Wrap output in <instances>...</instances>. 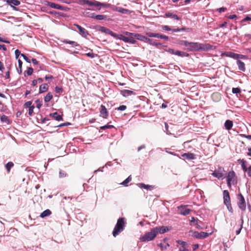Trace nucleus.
<instances>
[{"mask_svg": "<svg viewBox=\"0 0 251 251\" xmlns=\"http://www.w3.org/2000/svg\"><path fill=\"white\" fill-rule=\"evenodd\" d=\"M125 226V219L120 218L117 222V224L114 228L112 234L113 236L116 237L119 233L124 230Z\"/></svg>", "mask_w": 251, "mask_h": 251, "instance_id": "obj_1", "label": "nucleus"}, {"mask_svg": "<svg viewBox=\"0 0 251 251\" xmlns=\"http://www.w3.org/2000/svg\"><path fill=\"white\" fill-rule=\"evenodd\" d=\"M156 236V232H155L154 228H152L150 232H147L144 235L141 236L140 240L144 242L151 241L153 240Z\"/></svg>", "mask_w": 251, "mask_h": 251, "instance_id": "obj_2", "label": "nucleus"}, {"mask_svg": "<svg viewBox=\"0 0 251 251\" xmlns=\"http://www.w3.org/2000/svg\"><path fill=\"white\" fill-rule=\"evenodd\" d=\"M238 201L237 203L238 207L242 211H244L246 208V204L245 199L241 194H238Z\"/></svg>", "mask_w": 251, "mask_h": 251, "instance_id": "obj_3", "label": "nucleus"}, {"mask_svg": "<svg viewBox=\"0 0 251 251\" xmlns=\"http://www.w3.org/2000/svg\"><path fill=\"white\" fill-rule=\"evenodd\" d=\"M224 169L221 167H218L212 174L211 175L218 179H220L224 176Z\"/></svg>", "mask_w": 251, "mask_h": 251, "instance_id": "obj_4", "label": "nucleus"}, {"mask_svg": "<svg viewBox=\"0 0 251 251\" xmlns=\"http://www.w3.org/2000/svg\"><path fill=\"white\" fill-rule=\"evenodd\" d=\"M192 236L197 239H204L207 237L209 234L205 232H199L197 231H192Z\"/></svg>", "mask_w": 251, "mask_h": 251, "instance_id": "obj_5", "label": "nucleus"}, {"mask_svg": "<svg viewBox=\"0 0 251 251\" xmlns=\"http://www.w3.org/2000/svg\"><path fill=\"white\" fill-rule=\"evenodd\" d=\"M97 27L99 28H97V29L101 32L104 33L106 34L110 35L111 36H112L114 38H115L117 36L116 33L113 32L112 31H111V30H110L108 28H107L104 26H98Z\"/></svg>", "mask_w": 251, "mask_h": 251, "instance_id": "obj_6", "label": "nucleus"}, {"mask_svg": "<svg viewBox=\"0 0 251 251\" xmlns=\"http://www.w3.org/2000/svg\"><path fill=\"white\" fill-rule=\"evenodd\" d=\"M187 50L189 51H200V43L197 42H190L189 46L187 48Z\"/></svg>", "mask_w": 251, "mask_h": 251, "instance_id": "obj_7", "label": "nucleus"}, {"mask_svg": "<svg viewBox=\"0 0 251 251\" xmlns=\"http://www.w3.org/2000/svg\"><path fill=\"white\" fill-rule=\"evenodd\" d=\"M216 49V47L210 45L209 44H201L200 43V51H207L213 50Z\"/></svg>", "mask_w": 251, "mask_h": 251, "instance_id": "obj_8", "label": "nucleus"}, {"mask_svg": "<svg viewBox=\"0 0 251 251\" xmlns=\"http://www.w3.org/2000/svg\"><path fill=\"white\" fill-rule=\"evenodd\" d=\"M98 1L93 0H81L80 1V4L84 6L85 5H88L89 6H98L97 3Z\"/></svg>", "mask_w": 251, "mask_h": 251, "instance_id": "obj_9", "label": "nucleus"}, {"mask_svg": "<svg viewBox=\"0 0 251 251\" xmlns=\"http://www.w3.org/2000/svg\"><path fill=\"white\" fill-rule=\"evenodd\" d=\"M5 1L15 10L18 11V8L15 6H18L20 4V1L19 0H5Z\"/></svg>", "mask_w": 251, "mask_h": 251, "instance_id": "obj_10", "label": "nucleus"}, {"mask_svg": "<svg viewBox=\"0 0 251 251\" xmlns=\"http://www.w3.org/2000/svg\"><path fill=\"white\" fill-rule=\"evenodd\" d=\"M74 25L78 29L79 34L83 37L86 38L87 36L89 35L88 31L85 29L84 28L81 27L80 25L77 24H74Z\"/></svg>", "mask_w": 251, "mask_h": 251, "instance_id": "obj_11", "label": "nucleus"}, {"mask_svg": "<svg viewBox=\"0 0 251 251\" xmlns=\"http://www.w3.org/2000/svg\"><path fill=\"white\" fill-rule=\"evenodd\" d=\"M235 174L233 171H230L228 173V175L226 177V180L228 186L230 187L231 186L232 182L233 181V179L235 176Z\"/></svg>", "mask_w": 251, "mask_h": 251, "instance_id": "obj_12", "label": "nucleus"}, {"mask_svg": "<svg viewBox=\"0 0 251 251\" xmlns=\"http://www.w3.org/2000/svg\"><path fill=\"white\" fill-rule=\"evenodd\" d=\"M46 5L49 6L50 7L52 8L56 9H59L61 10H64L65 9V7L54 2L47 1Z\"/></svg>", "mask_w": 251, "mask_h": 251, "instance_id": "obj_13", "label": "nucleus"}, {"mask_svg": "<svg viewBox=\"0 0 251 251\" xmlns=\"http://www.w3.org/2000/svg\"><path fill=\"white\" fill-rule=\"evenodd\" d=\"M155 232H156V234L157 235L158 233H161L163 234L167 231H169V228L168 227L166 226H159V227H156L155 228H153Z\"/></svg>", "mask_w": 251, "mask_h": 251, "instance_id": "obj_14", "label": "nucleus"}, {"mask_svg": "<svg viewBox=\"0 0 251 251\" xmlns=\"http://www.w3.org/2000/svg\"><path fill=\"white\" fill-rule=\"evenodd\" d=\"M179 214L184 216L190 214L191 210L186 208L185 206L181 205L178 207Z\"/></svg>", "mask_w": 251, "mask_h": 251, "instance_id": "obj_15", "label": "nucleus"}, {"mask_svg": "<svg viewBox=\"0 0 251 251\" xmlns=\"http://www.w3.org/2000/svg\"><path fill=\"white\" fill-rule=\"evenodd\" d=\"M137 40L144 42L148 44H152V39L147 37L145 36L142 35L138 33L137 38Z\"/></svg>", "mask_w": 251, "mask_h": 251, "instance_id": "obj_16", "label": "nucleus"}, {"mask_svg": "<svg viewBox=\"0 0 251 251\" xmlns=\"http://www.w3.org/2000/svg\"><path fill=\"white\" fill-rule=\"evenodd\" d=\"M223 199L225 204L230 202L229 193L227 190H224L223 191Z\"/></svg>", "mask_w": 251, "mask_h": 251, "instance_id": "obj_17", "label": "nucleus"}, {"mask_svg": "<svg viewBox=\"0 0 251 251\" xmlns=\"http://www.w3.org/2000/svg\"><path fill=\"white\" fill-rule=\"evenodd\" d=\"M108 115V113L105 106L101 105L100 111V116L103 118H106Z\"/></svg>", "mask_w": 251, "mask_h": 251, "instance_id": "obj_18", "label": "nucleus"}, {"mask_svg": "<svg viewBox=\"0 0 251 251\" xmlns=\"http://www.w3.org/2000/svg\"><path fill=\"white\" fill-rule=\"evenodd\" d=\"M165 17L166 18H170L173 20L179 21L180 20V18L176 14H175L171 12H166L165 14Z\"/></svg>", "mask_w": 251, "mask_h": 251, "instance_id": "obj_19", "label": "nucleus"}, {"mask_svg": "<svg viewBox=\"0 0 251 251\" xmlns=\"http://www.w3.org/2000/svg\"><path fill=\"white\" fill-rule=\"evenodd\" d=\"M113 10L122 14H127L130 13L128 9H125L121 7H115V8H113Z\"/></svg>", "mask_w": 251, "mask_h": 251, "instance_id": "obj_20", "label": "nucleus"}, {"mask_svg": "<svg viewBox=\"0 0 251 251\" xmlns=\"http://www.w3.org/2000/svg\"><path fill=\"white\" fill-rule=\"evenodd\" d=\"M182 156L188 160H194L196 158V155L194 153L191 152L183 153L182 155Z\"/></svg>", "mask_w": 251, "mask_h": 251, "instance_id": "obj_21", "label": "nucleus"}, {"mask_svg": "<svg viewBox=\"0 0 251 251\" xmlns=\"http://www.w3.org/2000/svg\"><path fill=\"white\" fill-rule=\"evenodd\" d=\"M50 116L56 120L57 121H62L63 118L62 116L59 115L57 112H54L53 113H51L50 114Z\"/></svg>", "mask_w": 251, "mask_h": 251, "instance_id": "obj_22", "label": "nucleus"}, {"mask_svg": "<svg viewBox=\"0 0 251 251\" xmlns=\"http://www.w3.org/2000/svg\"><path fill=\"white\" fill-rule=\"evenodd\" d=\"M121 94L124 97H128L132 94H134V92L132 91L128 90H123L121 91Z\"/></svg>", "mask_w": 251, "mask_h": 251, "instance_id": "obj_23", "label": "nucleus"}, {"mask_svg": "<svg viewBox=\"0 0 251 251\" xmlns=\"http://www.w3.org/2000/svg\"><path fill=\"white\" fill-rule=\"evenodd\" d=\"M237 65L238 66V69L242 71H245V63L242 62V61L240 60H237Z\"/></svg>", "mask_w": 251, "mask_h": 251, "instance_id": "obj_24", "label": "nucleus"}, {"mask_svg": "<svg viewBox=\"0 0 251 251\" xmlns=\"http://www.w3.org/2000/svg\"><path fill=\"white\" fill-rule=\"evenodd\" d=\"M48 88L49 86L47 84L44 83L42 84L41 85H40L39 88V93H42L47 91V90H48Z\"/></svg>", "mask_w": 251, "mask_h": 251, "instance_id": "obj_25", "label": "nucleus"}, {"mask_svg": "<svg viewBox=\"0 0 251 251\" xmlns=\"http://www.w3.org/2000/svg\"><path fill=\"white\" fill-rule=\"evenodd\" d=\"M224 126L226 129L229 130L233 126V123L231 121L227 120L225 122Z\"/></svg>", "mask_w": 251, "mask_h": 251, "instance_id": "obj_26", "label": "nucleus"}, {"mask_svg": "<svg viewBox=\"0 0 251 251\" xmlns=\"http://www.w3.org/2000/svg\"><path fill=\"white\" fill-rule=\"evenodd\" d=\"M224 54L227 57H231L232 58L236 59L237 53L232 52L231 51L225 52Z\"/></svg>", "mask_w": 251, "mask_h": 251, "instance_id": "obj_27", "label": "nucleus"}, {"mask_svg": "<svg viewBox=\"0 0 251 251\" xmlns=\"http://www.w3.org/2000/svg\"><path fill=\"white\" fill-rule=\"evenodd\" d=\"M116 36H117L116 37H115V38L119 39L125 42V43H127V42L128 41V38H127V37L124 36L123 34H116Z\"/></svg>", "mask_w": 251, "mask_h": 251, "instance_id": "obj_28", "label": "nucleus"}, {"mask_svg": "<svg viewBox=\"0 0 251 251\" xmlns=\"http://www.w3.org/2000/svg\"><path fill=\"white\" fill-rule=\"evenodd\" d=\"M62 42L64 43L69 44L70 45H72L74 47H80L79 45L75 41H72L67 39H65Z\"/></svg>", "mask_w": 251, "mask_h": 251, "instance_id": "obj_29", "label": "nucleus"}, {"mask_svg": "<svg viewBox=\"0 0 251 251\" xmlns=\"http://www.w3.org/2000/svg\"><path fill=\"white\" fill-rule=\"evenodd\" d=\"M176 55L181 57H188L189 54L185 52L176 50Z\"/></svg>", "mask_w": 251, "mask_h": 251, "instance_id": "obj_30", "label": "nucleus"}, {"mask_svg": "<svg viewBox=\"0 0 251 251\" xmlns=\"http://www.w3.org/2000/svg\"><path fill=\"white\" fill-rule=\"evenodd\" d=\"M51 214V212L50 211V210L49 209H47L41 213L40 217L42 218H44L50 216Z\"/></svg>", "mask_w": 251, "mask_h": 251, "instance_id": "obj_31", "label": "nucleus"}, {"mask_svg": "<svg viewBox=\"0 0 251 251\" xmlns=\"http://www.w3.org/2000/svg\"><path fill=\"white\" fill-rule=\"evenodd\" d=\"M238 162H240V163L241 164V167H242V169H243V170L244 171V172H246L248 168L247 167V166H246V161H245L243 159H239L238 160Z\"/></svg>", "mask_w": 251, "mask_h": 251, "instance_id": "obj_32", "label": "nucleus"}, {"mask_svg": "<svg viewBox=\"0 0 251 251\" xmlns=\"http://www.w3.org/2000/svg\"><path fill=\"white\" fill-rule=\"evenodd\" d=\"M125 34L127 36V38H137L138 33H131L128 31L125 32Z\"/></svg>", "mask_w": 251, "mask_h": 251, "instance_id": "obj_33", "label": "nucleus"}, {"mask_svg": "<svg viewBox=\"0 0 251 251\" xmlns=\"http://www.w3.org/2000/svg\"><path fill=\"white\" fill-rule=\"evenodd\" d=\"M137 185L139 187H140V188H143L145 189H149L153 188V186L152 185H146V184H145L144 183H142L137 184Z\"/></svg>", "mask_w": 251, "mask_h": 251, "instance_id": "obj_34", "label": "nucleus"}, {"mask_svg": "<svg viewBox=\"0 0 251 251\" xmlns=\"http://www.w3.org/2000/svg\"><path fill=\"white\" fill-rule=\"evenodd\" d=\"M97 3L98 6H101L105 8H110L112 6V5L109 3H102L99 1H98V3Z\"/></svg>", "mask_w": 251, "mask_h": 251, "instance_id": "obj_35", "label": "nucleus"}, {"mask_svg": "<svg viewBox=\"0 0 251 251\" xmlns=\"http://www.w3.org/2000/svg\"><path fill=\"white\" fill-rule=\"evenodd\" d=\"M106 18L107 16L104 15H96V16H95V19L98 20H104L106 19Z\"/></svg>", "mask_w": 251, "mask_h": 251, "instance_id": "obj_36", "label": "nucleus"}, {"mask_svg": "<svg viewBox=\"0 0 251 251\" xmlns=\"http://www.w3.org/2000/svg\"><path fill=\"white\" fill-rule=\"evenodd\" d=\"M52 98V95L50 93H49L44 98V100L46 102L50 101Z\"/></svg>", "mask_w": 251, "mask_h": 251, "instance_id": "obj_37", "label": "nucleus"}, {"mask_svg": "<svg viewBox=\"0 0 251 251\" xmlns=\"http://www.w3.org/2000/svg\"><path fill=\"white\" fill-rule=\"evenodd\" d=\"M1 75L2 77H5V78H9L10 75H9V71L8 70V68H7V71H6L5 72L3 71V73H2V74H1Z\"/></svg>", "mask_w": 251, "mask_h": 251, "instance_id": "obj_38", "label": "nucleus"}, {"mask_svg": "<svg viewBox=\"0 0 251 251\" xmlns=\"http://www.w3.org/2000/svg\"><path fill=\"white\" fill-rule=\"evenodd\" d=\"M33 70L32 68L29 67L28 68L27 70L24 72V75L25 76H26V75H32L33 73Z\"/></svg>", "mask_w": 251, "mask_h": 251, "instance_id": "obj_39", "label": "nucleus"}, {"mask_svg": "<svg viewBox=\"0 0 251 251\" xmlns=\"http://www.w3.org/2000/svg\"><path fill=\"white\" fill-rule=\"evenodd\" d=\"M18 68H17V71L19 74H21L23 62L20 59L18 60Z\"/></svg>", "mask_w": 251, "mask_h": 251, "instance_id": "obj_40", "label": "nucleus"}, {"mask_svg": "<svg viewBox=\"0 0 251 251\" xmlns=\"http://www.w3.org/2000/svg\"><path fill=\"white\" fill-rule=\"evenodd\" d=\"M0 120L2 122L6 123V124H9V119L7 117V116L5 115H2L0 117Z\"/></svg>", "mask_w": 251, "mask_h": 251, "instance_id": "obj_41", "label": "nucleus"}, {"mask_svg": "<svg viewBox=\"0 0 251 251\" xmlns=\"http://www.w3.org/2000/svg\"><path fill=\"white\" fill-rule=\"evenodd\" d=\"M131 180V176H129L121 184L124 186H127V184Z\"/></svg>", "mask_w": 251, "mask_h": 251, "instance_id": "obj_42", "label": "nucleus"}, {"mask_svg": "<svg viewBox=\"0 0 251 251\" xmlns=\"http://www.w3.org/2000/svg\"><path fill=\"white\" fill-rule=\"evenodd\" d=\"M14 164L12 162H9L5 165L7 171L9 172L11 168L13 166Z\"/></svg>", "mask_w": 251, "mask_h": 251, "instance_id": "obj_43", "label": "nucleus"}, {"mask_svg": "<svg viewBox=\"0 0 251 251\" xmlns=\"http://www.w3.org/2000/svg\"><path fill=\"white\" fill-rule=\"evenodd\" d=\"M59 176L60 178L65 177L67 176V174L65 171L60 170L59 172Z\"/></svg>", "mask_w": 251, "mask_h": 251, "instance_id": "obj_44", "label": "nucleus"}, {"mask_svg": "<svg viewBox=\"0 0 251 251\" xmlns=\"http://www.w3.org/2000/svg\"><path fill=\"white\" fill-rule=\"evenodd\" d=\"M113 127H114L113 126L107 125H105L104 126H100V129L104 130V129H107V128H113Z\"/></svg>", "mask_w": 251, "mask_h": 251, "instance_id": "obj_45", "label": "nucleus"}, {"mask_svg": "<svg viewBox=\"0 0 251 251\" xmlns=\"http://www.w3.org/2000/svg\"><path fill=\"white\" fill-rule=\"evenodd\" d=\"M247 58H248L247 56L237 53V58H236L237 60H239V59H247Z\"/></svg>", "mask_w": 251, "mask_h": 251, "instance_id": "obj_46", "label": "nucleus"}, {"mask_svg": "<svg viewBox=\"0 0 251 251\" xmlns=\"http://www.w3.org/2000/svg\"><path fill=\"white\" fill-rule=\"evenodd\" d=\"M232 92L233 94H238L241 92V89L239 88H233Z\"/></svg>", "mask_w": 251, "mask_h": 251, "instance_id": "obj_47", "label": "nucleus"}, {"mask_svg": "<svg viewBox=\"0 0 251 251\" xmlns=\"http://www.w3.org/2000/svg\"><path fill=\"white\" fill-rule=\"evenodd\" d=\"M135 38H128V41L127 42L128 43H130L131 44H135L137 43V41L134 39Z\"/></svg>", "mask_w": 251, "mask_h": 251, "instance_id": "obj_48", "label": "nucleus"}, {"mask_svg": "<svg viewBox=\"0 0 251 251\" xmlns=\"http://www.w3.org/2000/svg\"><path fill=\"white\" fill-rule=\"evenodd\" d=\"M85 55L87 56L91 57L92 58H94V57H95L98 56V54H95V53H91V52L87 53L85 54Z\"/></svg>", "mask_w": 251, "mask_h": 251, "instance_id": "obj_49", "label": "nucleus"}, {"mask_svg": "<svg viewBox=\"0 0 251 251\" xmlns=\"http://www.w3.org/2000/svg\"><path fill=\"white\" fill-rule=\"evenodd\" d=\"M21 56L23 57L24 59L27 63H30V59H29L25 54H21Z\"/></svg>", "mask_w": 251, "mask_h": 251, "instance_id": "obj_50", "label": "nucleus"}, {"mask_svg": "<svg viewBox=\"0 0 251 251\" xmlns=\"http://www.w3.org/2000/svg\"><path fill=\"white\" fill-rule=\"evenodd\" d=\"M202 222L199 220H198V222H197L196 224H195V225H196V227L197 228V229H202V227L201 226V223Z\"/></svg>", "mask_w": 251, "mask_h": 251, "instance_id": "obj_51", "label": "nucleus"}, {"mask_svg": "<svg viewBox=\"0 0 251 251\" xmlns=\"http://www.w3.org/2000/svg\"><path fill=\"white\" fill-rule=\"evenodd\" d=\"M225 204L226 205V206L227 207V208L228 210V211L232 213L233 212V209H232V208L231 207V205L230 202L227 203H225Z\"/></svg>", "mask_w": 251, "mask_h": 251, "instance_id": "obj_52", "label": "nucleus"}, {"mask_svg": "<svg viewBox=\"0 0 251 251\" xmlns=\"http://www.w3.org/2000/svg\"><path fill=\"white\" fill-rule=\"evenodd\" d=\"M247 21H251V17L249 16H246L245 18L241 20V22L244 23Z\"/></svg>", "mask_w": 251, "mask_h": 251, "instance_id": "obj_53", "label": "nucleus"}, {"mask_svg": "<svg viewBox=\"0 0 251 251\" xmlns=\"http://www.w3.org/2000/svg\"><path fill=\"white\" fill-rule=\"evenodd\" d=\"M21 51L18 50L17 49L15 51V57L16 59H18L20 55H21Z\"/></svg>", "mask_w": 251, "mask_h": 251, "instance_id": "obj_54", "label": "nucleus"}, {"mask_svg": "<svg viewBox=\"0 0 251 251\" xmlns=\"http://www.w3.org/2000/svg\"><path fill=\"white\" fill-rule=\"evenodd\" d=\"M190 42H189L187 41H182L181 43V45L184 46L187 48L189 46Z\"/></svg>", "mask_w": 251, "mask_h": 251, "instance_id": "obj_55", "label": "nucleus"}, {"mask_svg": "<svg viewBox=\"0 0 251 251\" xmlns=\"http://www.w3.org/2000/svg\"><path fill=\"white\" fill-rule=\"evenodd\" d=\"M176 242L178 244L181 246V247H184L187 245L186 242L181 240H177Z\"/></svg>", "mask_w": 251, "mask_h": 251, "instance_id": "obj_56", "label": "nucleus"}, {"mask_svg": "<svg viewBox=\"0 0 251 251\" xmlns=\"http://www.w3.org/2000/svg\"><path fill=\"white\" fill-rule=\"evenodd\" d=\"M161 28L166 31H171L172 29L168 25H161Z\"/></svg>", "mask_w": 251, "mask_h": 251, "instance_id": "obj_57", "label": "nucleus"}, {"mask_svg": "<svg viewBox=\"0 0 251 251\" xmlns=\"http://www.w3.org/2000/svg\"><path fill=\"white\" fill-rule=\"evenodd\" d=\"M126 109V106L124 105H122L118 107L117 109L120 111H124Z\"/></svg>", "mask_w": 251, "mask_h": 251, "instance_id": "obj_58", "label": "nucleus"}, {"mask_svg": "<svg viewBox=\"0 0 251 251\" xmlns=\"http://www.w3.org/2000/svg\"><path fill=\"white\" fill-rule=\"evenodd\" d=\"M146 35L149 37H154L155 33L147 32H146Z\"/></svg>", "mask_w": 251, "mask_h": 251, "instance_id": "obj_59", "label": "nucleus"}, {"mask_svg": "<svg viewBox=\"0 0 251 251\" xmlns=\"http://www.w3.org/2000/svg\"><path fill=\"white\" fill-rule=\"evenodd\" d=\"M158 246L160 248H161L162 249H166L167 248V247H168L169 246V245L168 244H167L166 245H164L162 243H160V244H158Z\"/></svg>", "mask_w": 251, "mask_h": 251, "instance_id": "obj_60", "label": "nucleus"}, {"mask_svg": "<svg viewBox=\"0 0 251 251\" xmlns=\"http://www.w3.org/2000/svg\"><path fill=\"white\" fill-rule=\"evenodd\" d=\"M249 176L251 177V165H250L247 169L246 172Z\"/></svg>", "mask_w": 251, "mask_h": 251, "instance_id": "obj_61", "label": "nucleus"}, {"mask_svg": "<svg viewBox=\"0 0 251 251\" xmlns=\"http://www.w3.org/2000/svg\"><path fill=\"white\" fill-rule=\"evenodd\" d=\"M215 97V98H217L218 100H219L220 98V95L218 93H213L212 95V98L214 99Z\"/></svg>", "mask_w": 251, "mask_h": 251, "instance_id": "obj_62", "label": "nucleus"}, {"mask_svg": "<svg viewBox=\"0 0 251 251\" xmlns=\"http://www.w3.org/2000/svg\"><path fill=\"white\" fill-rule=\"evenodd\" d=\"M63 91V89L61 87H55V92L56 93H60L61 92H62Z\"/></svg>", "mask_w": 251, "mask_h": 251, "instance_id": "obj_63", "label": "nucleus"}, {"mask_svg": "<svg viewBox=\"0 0 251 251\" xmlns=\"http://www.w3.org/2000/svg\"><path fill=\"white\" fill-rule=\"evenodd\" d=\"M32 102L30 101H27L25 103V105L29 108V107H31L32 106L31 105Z\"/></svg>", "mask_w": 251, "mask_h": 251, "instance_id": "obj_64", "label": "nucleus"}]
</instances>
